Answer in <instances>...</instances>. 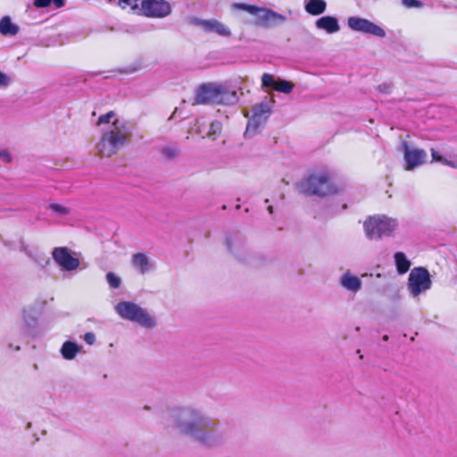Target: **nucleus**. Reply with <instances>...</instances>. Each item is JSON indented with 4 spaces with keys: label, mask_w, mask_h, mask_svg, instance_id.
<instances>
[{
    "label": "nucleus",
    "mask_w": 457,
    "mask_h": 457,
    "mask_svg": "<svg viewBox=\"0 0 457 457\" xmlns=\"http://www.w3.org/2000/svg\"><path fill=\"white\" fill-rule=\"evenodd\" d=\"M174 427L207 446L220 444L222 435L215 428L214 421L201 411L192 407L175 408L170 412Z\"/></svg>",
    "instance_id": "nucleus-1"
},
{
    "label": "nucleus",
    "mask_w": 457,
    "mask_h": 457,
    "mask_svg": "<svg viewBox=\"0 0 457 457\" xmlns=\"http://www.w3.org/2000/svg\"><path fill=\"white\" fill-rule=\"evenodd\" d=\"M115 112H108L98 118L97 125L104 126L102 137L96 145L97 153L110 157L118 153L128 142L129 130L124 121L114 119Z\"/></svg>",
    "instance_id": "nucleus-2"
},
{
    "label": "nucleus",
    "mask_w": 457,
    "mask_h": 457,
    "mask_svg": "<svg viewBox=\"0 0 457 457\" xmlns=\"http://www.w3.org/2000/svg\"><path fill=\"white\" fill-rule=\"evenodd\" d=\"M299 190L305 195L325 196L338 192L334 185L329 172L326 170L311 174L298 185Z\"/></svg>",
    "instance_id": "nucleus-3"
},
{
    "label": "nucleus",
    "mask_w": 457,
    "mask_h": 457,
    "mask_svg": "<svg viewBox=\"0 0 457 457\" xmlns=\"http://www.w3.org/2000/svg\"><path fill=\"white\" fill-rule=\"evenodd\" d=\"M237 93L227 94L222 86L208 83L200 86L196 91L195 102L199 104H223L237 102Z\"/></svg>",
    "instance_id": "nucleus-4"
},
{
    "label": "nucleus",
    "mask_w": 457,
    "mask_h": 457,
    "mask_svg": "<svg viewBox=\"0 0 457 457\" xmlns=\"http://www.w3.org/2000/svg\"><path fill=\"white\" fill-rule=\"evenodd\" d=\"M115 311L122 319L136 322L145 328L156 326L155 320L147 311L133 302H120L115 306Z\"/></svg>",
    "instance_id": "nucleus-5"
},
{
    "label": "nucleus",
    "mask_w": 457,
    "mask_h": 457,
    "mask_svg": "<svg viewBox=\"0 0 457 457\" xmlns=\"http://www.w3.org/2000/svg\"><path fill=\"white\" fill-rule=\"evenodd\" d=\"M397 220L386 216H376L364 222V230L370 239H378L382 237H391L397 228Z\"/></svg>",
    "instance_id": "nucleus-6"
},
{
    "label": "nucleus",
    "mask_w": 457,
    "mask_h": 457,
    "mask_svg": "<svg viewBox=\"0 0 457 457\" xmlns=\"http://www.w3.org/2000/svg\"><path fill=\"white\" fill-rule=\"evenodd\" d=\"M272 103L273 102L263 101L253 107V115L247 122L245 132L246 137H253L258 132L259 128L265 124L271 113Z\"/></svg>",
    "instance_id": "nucleus-7"
},
{
    "label": "nucleus",
    "mask_w": 457,
    "mask_h": 457,
    "mask_svg": "<svg viewBox=\"0 0 457 457\" xmlns=\"http://www.w3.org/2000/svg\"><path fill=\"white\" fill-rule=\"evenodd\" d=\"M431 286L430 274L426 268L417 267L411 271L408 287L412 296H419L422 292L430 289Z\"/></svg>",
    "instance_id": "nucleus-8"
},
{
    "label": "nucleus",
    "mask_w": 457,
    "mask_h": 457,
    "mask_svg": "<svg viewBox=\"0 0 457 457\" xmlns=\"http://www.w3.org/2000/svg\"><path fill=\"white\" fill-rule=\"evenodd\" d=\"M347 25L353 31L372 35L377 37H386L383 28L364 18L351 16L347 19Z\"/></svg>",
    "instance_id": "nucleus-9"
},
{
    "label": "nucleus",
    "mask_w": 457,
    "mask_h": 457,
    "mask_svg": "<svg viewBox=\"0 0 457 457\" xmlns=\"http://www.w3.org/2000/svg\"><path fill=\"white\" fill-rule=\"evenodd\" d=\"M140 12L146 17L164 18L171 12V5L166 1L143 0Z\"/></svg>",
    "instance_id": "nucleus-10"
},
{
    "label": "nucleus",
    "mask_w": 457,
    "mask_h": 457,
    "mask_svg": "<svg viewBox=\"0 0 457 457\" xmlns=\"http://www.w3.org/2000/svg\"><path fill=\"white\" fill-rule=\"evenodd\" d=\"M187 22L201 28L206 33L213 32L222 37H229L231 35L230 29L215 19L204 20L197 17H189L187 18Z\"/></svg>",
    "instance_id": "nucleus-11"
},
{
    "label": "nucleus",
    "mask_w": 457,
    "mask_h": 457,
    "mask_svg": "<svg viewBox=\"0 0 457 457\" xmlns=\"http://www.w3.org/2000/svg\"><path fill=\"white\" fill-rule=\"evenodd\" d=\"M405 170H412L423 164L427 159V153L422 149L411 148L407 142L403 143Z\"/></svg>",
    "instance_id": "nucleus-12"
},
{
    "label": "nucleus",
    "mask_w": 457,
    "mask_h": 457,
    "mask_svg": "<svg viewBox=\"0 0 457 457\" xmlns=\"http://www.w3.org/2000/svg\"><path fill=\"white\" fill-rule=\"evenodd\" d=\"M255 16L257 19L256 24L264 28L275 27L286 21V17L282 14L262 7H258Z\"/></svg>",
    "instance_id": "nucleus-13"
},
{
    "label": "nucleus",
    "mask_w": 457,
    "mask_h": 457,
    "mask_svg": "<svg viewBox=\"0 0 457 457\" xmlns=\"http://www.w3.org/2000/svg\"><path fill=\"white\" fill-rule=\"evenodd\" d=\"M53 258L63 270H74L79 265V261L70 253L66 247H56L53 251Z\"/></svg>",
    "instance_id": "nucleus-14"
},
{
    "label": "nucleus",
    "mask_w": 457,
    "mask_h": 457,
    "mask_svg": "<svg viewBox=\"0 0 457 457\" xmlns=\"http://www.w3.org/2000/svg\"><path fill=\"white\" fill-rule=\"evenodd\" d=\"M262 87H273L278 92H282L285 94H288L293 89V85L284 79L275 80L274 77L269 73H264L262 77Z\"/></svg>",
    "instance_id": "nucleus-15"
},
{
    "label": "nucleus",
    "mask_w": 457,
    "mask_h": 457,
    "mask_svg": "<svg viewBox=\"0 0 457 457\" xmlns=\"http://www.w3.org/2000/svg\"><path fill=\"white\" fill-rule=\"evenodd\" d=\"M318 29L326 31L328 34H334L340 30L337 18L330 15L322 16L315 21Z\"/></svg>",
    "instance_id": "nucleus-16"
},
{
    "label": "nucleus",
    "mask_w": 457,
    "mask_h": 457,
    "mask_svg": "<svg viewBox=\"0 0 457 457\" xmlns=\"http://www.w3.org/2000/svg\"><path fill=\"white\" fill-rule=\"evenodd\" d=\"M226 245H227L228 250L230 253H232L233 255L237 260H239V261L245 260V243L239 237H236L235 238H232L230 237H227Z\"/></svg>",
    "instance_id": "nucleus-17"
},
{
    "label": "nucleus",
    "mask_w": 457,
    "mask_h": 457,
    "mask_svg": "<svg viewBox=\"0 0 457 457\" xmlns=\"http://www.w3.org/2000/svg\"><path fill=\"white\" fill-rule=\"evenodd\" d=\"M327 8V3L325 0H305L304 9L305 11L313 16L322 14Z\"/></svg>",
    "instance_id": "nucleus-18"
},
{
    "label": "nucleus",
    "mask_w": 457,
    "mask_h": 457,
    "mask_svg": "<svg viewBox=\"0 0 457 457\" xmlns=\"http://www.w3.org/2000/svg\"><path fill=\"white\" fill-rule=\"evenodd\" d=\"M340 282L342 287L352 292H357L361 287V280L349 272L342 276Z\"/></svg>",
    "instance_id": "nucleus-19"
},
{
    "label": "nucleus",
    "mask_w": 457,
    "mask_h": 457,
    "mask_svg": "<svg viewBox=\"0 0 457 457\" xmlns=\"http://www.w3.org/2000/svg\"><path fill=\"white\" fill-rule=\"evenodd\" d=\"M132 265L141 274H145L151 269V264L148 257L142 253H136L132 256Z\"/></svg>",
    "instance_id": "nucleus-20"
},
{
    "label": "nucleus",
    "mask_w": 457,
    "mask_h": 457,
    "mask_svg": "<svg viewBox=\"0 0 457 457\" xmlns=\"http://www.w3.org/2000/svg\"><path fill=\"white\" fill-rule=\"evenodd\" d=\"M20 30L18 25L14 24L9 16H4L0 20V33L4 36H16Z\"/></svg>",
    "instance_id": "nucleus-21"
},
{
    "label": "nucleus",
    "mask_w": 457,
    "mask_h": 457,
    "mask_svg": "<svg viewBox=\"0 0 457 457\" xmlns=\"http://www.w3.org/2000/svg\"><path fill=\"white\" fill-rule=\"evenodd\" d=\"M396 270L399 274L406 273L411 267V262L403 252H396L394 255Z\"/></svg>",
    "instance_id": "nucleus-22"
},
{
    "label": "nucleus",
    "mask_w": 457,
    "mask_h": 457,
    "mask_svg": "<svg viewBox=\"0 0 457 457\" xmlns=\"http://www.w3.org/2000/svg\"><path fill=\"white\" fill-rule=\"evenodd\" d=\"M79 350L80 347L75 342L66 341L62 345L61 353L64 359L73 360Z\"/></svg>",
    "instance_id": "nucleus-23"
},
{
    "label": "nucleus",
    "mask_w": 457,
    "mask_h": 457,
    "mask_svg": "<svg viewBox=\"0 0 457 457\" xmlns=\"http://www.w3.org/2000/svg\"><path fill=\"white\" fill-rule=\"evenodd\" d=\"M118 4L122 9L129 7L130 10L134 12H140V8L138 5V0H118Z\"/></svg>",
    "instance_id": "nucleus-24"
},
{
    "label": "nucleus",
    "mask_w": 457,
    "mask_h": 457,
    "mask_svg": "<svg viewBox=\"0 0 457 457\" xmlns=\"http://www.w3.org/2000/svg\"><path fill=\"white\" fill-rule=\"evenodd\" d=\"M179 152V149L176 145H167L162 149V155L170 160L175 158L178 155Z\"/></svg>",
    "instance_id": "nucleus-25"
},
{
    "label": "nucleus",
    "mask_w": 457,
    "mask_h": 457,
    "mask_svg": "<svg viewBox=\"0 0 457 457\" xmlns=\"http://www.w3.org/2000/svg\"><path fill=\"white\" fill-rule=\"evenodd\" d=\"M222 125L220 121H213L211 123L208 136L212 138H216L221 132Z\"/></svg>",
    "instance_id": "nucleus-26"
},
{
    "label": "nucleus",
    "mask_w": 457,
    "mask_h": 457,
    "mask_svg": "<svg viewBox=\"0 0 457 457\" xmlns=\"http://www.w3.org/2000/svg\"><path fill=\"white\" fill-rule=\"evenodd\" d=\"M233 7L235 9L245 11L253 15H255V13L258 12V6L246 4H240V3L234 4Z\"/></svg>",
    "instance_id": "nucleus-27"
},
{
    "label": "nucleus",
    "mask_w": 457,
    "mask_h": 457,
    "mask_svg": "<svg viewBox=\"0 0 457 457\" xmlns=\"http://www.w3.org/2000/svg\"><path fill=\"white\" fill-rule=\"evenodd\" d=\"M106 279H107L109 286L112 288H118V287H120V286L121 284L120 278L112 272L107 273Z\"/></svg>",
    "instance_id": "nucleus-28"
},
{
    "label": "nucleus",
    "mask_w": 457,
    "mask_h": 457,
    "mask_svg": "<svg viewBox=\"0 0 457 457\" xmlns=\"http://www.w3.org/2000/svg\"><path fill=\"white\" fill-rule=\"evenodd\" d=\"M49 208L60 216H66L70 213L69 208L58 204H51Z\"/></svg>",
    "instance_id": "nucleus-29"
},
{
    "label": "nucleus",
    "mask_w": 457,
    "mask_h": 457,
    "mask_svg": "<svg viewBox=\"0 0 457 457\" xmlns=\"http://www.w3.org/2000/svg\"><path fill=\"white\" fill-rule=\"evenodd\" d=\"M403 4L409 8L421 7L423 5L419 0H403Z\"/></svg>",
    "instance_id": "nucleus-30"
},
{
    "label": "nucleus",
    "mask_w": 457,
    "mask_h": 457,
    "mask_svg": "<svg viewBox=\"0 0 457 457\" xmlns=\"http://www.w3.org/2000/svg\"><path fill=\"white\" fill-rule=\"evenodd\" d=\"M393 86L389 83H384L378 87V90L384 94H390L392 92Z\"/></svg>",
    "instance_id": "nucleus-31"
},
{
    "label": "nucleus",
    "mask_w": 457,
    "mask_h": 457,
    "mask_svg": "<svg viewBox=\"0 0 457 457\" xmlns=\"http://www.w3.org/2000/svg\"><path fill=\"white\" fill-rule=\"evenodd\" d=\"M52 4V0H35L34 4L37 8H46Z\"/></svg>",
    "instance_id": "nucleus-32"
},
{
    "label": "nucleus",
    "mask_w": 457,
    "mask_h": 457,
    "mask_svg": "<svg viewBox=\"0 0 457 457\" xmlns=\"http://www.w3.org/2000/svg\"><path fill=\"white\" fill-rule=\"evenodd\" d=\"M9 83L10 78L4 72L0 71V87H7Z\"/></svg>",
    "instance_id": "nucleus-33"
},
{
    "label": "nucleus",
    "mask_w": 457,
    "mask_h": 457,
    "mask_svg": "<svg viewBox=\"0 0 457 457\" xmlns=\"http://www.w3.org/2000/svg\"><path fill=\"white\" fill-rule=\"evenodd\" d=\"M431 156L433 162H439L441 163L444 162V160L445 159L444 156H442L438 152H436L434 149H431Z\"/></svg>",
    "instance_id": "nucleus-34"
},
{
    "label": "nucleus",
    "mask_w": 457,
    "mask_h": 457,
    "mask_svg": "<svg viewBox=\"0 0 457 457\" xmlns=\"http://www.w3.org/2000/svg\"><path fill=\"white\" fill-rule=\"evenodd\" d=\"M24 320L29 327H33L37 322V318L29 316L27 312L25 311L24 312Z\"/></svg>",
    "instance_id": "nucleus-35"
},
{
    "label": "nucleus",
    "mask_w": 457,
    "mask_h": 457,
    "mask_svg": "<svg viewBox=\"0 0 457 457\" xmlns=\"http://www.w3.org/2000/svg\"><path fill=\"white\" fill-rule=\"evenodd\" d=\"M84 340L86 341L87 344L93 345L96 341V336L92 332H87L84 335Z\"/></svg>",
    "instance_id": "nucleus-36"
},
{
    "label": "nucleus",
    "mask_w": 457,
    "mask_h": 457,
    "mask_svg": "<svg viewBox=\"0 0 457 457\" xmlns=\"http://www.w3.org/2000/svg\"><path fill=\"white\" fill-rule=\"evenodd\" d=\"M0 160H2L5 163H8L11 162L12 157L7 151L0 150Z\"/></svg>",
    "instance_id": "nucleus-37"
},
{
    "label": "nucleus",
    "mask_w": 457,
    "mask_h": 457,
    "mask_svg": "<svg viewBox=\"0 0 457 457\" xmlns=\"http://www.w3.org/2000/svg\"><path fill=\"white\" fill-rule=\"evenodd\" d=\"M327 212H328V213L324 214V216L322 214L317 212V213L314 214V218H316V219H318V218H324V219H326L328 217L333 216L336 212H337V211H334V210L331 211V213H330V211H328V210Z\"/></svg>",
    "instance_id": "nucleus-38"
},
{
    "label": "nucleus",
    "mask_w": 457,
    "mask_h": 457,
    "mask_svg": "<svg viewBox=\"0 0 457 457\" xmlns=\"http://www.w3.org/2000/svg\"><path fill=\"white\" fill-rule=\"evenodd\" d=\"M65 0H52V3L54 4L56 8L62 7L64 5Z\"/></svg>",
    "instance_id": "nucleus-39"
},
{
    "label": "nucleus",
    "mask_w": 457,
    "mask_h": 457,
    "mask_svg": "<svg viewBox=\"0 0 457 457\" xmlns=\"http://www.w3.org/2000/svg\"><path fill=\"white\" fill-rule=\"evenodd\" d=\"M443 164L447 165V166H450V167H453V168H457V163H455V162H453V161H449V160H447V159H445V160H444Z\"/></svg>",
    "instance_id": "nucleus-40"
},
{
    "label": "nucleus",
    "mask_w": 457,
    "mask_h": 457,
    "mask_svg": "<svg viewBox=\"0 0 457 457\" xmlns=\"http://www.w3.org/2000/svg\"><path fill=\"white\" fill-rule=\"evenodd\" d=\"M21 250L27 253L29 256L32 257V253L29 250H28L27 246H25L23 244L21 245Z\"/></svg>",
    "instance_id": "nucleus-41"
},
{
    "label": "nucleus",
    "mask_w": 457,
    "mask_h": 457,
    "mask_svg": "<svg viewBox=\"0 0 457 457\" xmlns=\"http://www.w3.org/2000/svg\"><path fill=\"white\" fill-rule=\"evenodd\" d=\"M9 347H10V349H13L14 351H19L20 350V346H18V345L13 347L12 345H10Z\"/></svg>",
    "instance_id": "nucleus-42"
},
{
    "label": "nucleus",
    "mask_w": 457,
    "mask_h": 457,
    "mask_svg": "<svg viewBox=\"0 0 457 457\" xmlns=\"http://www.w3.org/2000/svg\"><path fill=\"white\" fill-rule=\"evenodd\" d=\"M268 210H269L270 213H272V212H273V207H272V206H269V207H268Z\"/></svg>",
    "instance_id": "nucleus-43"
},
{
    "label": "nucleus",
    "mask_w": 457,
    "mask_h": 457,
    "mask_svg": "<svg viewBox=\"0 0 457 457\" xmlns=\"http://www.w3.org/2000/svg\"><path fill=\"white\" fill-rule=\"evenodd\" d=\"M383 340H384V341H387V340H388V336L385 335V336L383 337Z\"/></svg>",
    "instance_id": "nucleus-44"
},
{
    "label": "nucleus",
    "mask_w": 457,
    "mask_h": 457,
    "mask_svg": "<svg viewBox=\"0 0 457 457\" xmlns=\"http://www.w3.org/2000/svg\"><path fill=\"white\" fill-rule=\"evenodd\" d=\"M346 208H347V205H346V204H344V205L342 206V211L345 210Z\"/></svg>",
    "instance_id": "nucleus-45"
},
{
    "label": "nucleus",
    "mask_w": 457,
    "mask_h": 457,
    "mask_svg": "<svg viewBox=\"0 0 457 457\" xmlns=\"http://www.w3.org/2000/svg\"><path fill=\"white\" fill-rule=\"evenodd\" d=\"M135 70H129V71H127L126 72H133Z\"/></svg>",
    "instance_id": "nucleus-46"
}]
</instances>
